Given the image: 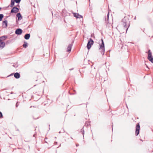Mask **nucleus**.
Instances as JSON below:
<instances>
[{"label":"nucleus","instance_id":"obj_1","mask_svg":"<svg viewBox=\"0 0 153 153\" xmlns=\"http://www.w3.org/2000/svg\"><path fill=\"white\" fill-rule=\"evenodd\" d=\"M122 23L123 25L125 28L127 27V25L128 27L126 28V31L128 30V27H129V21L128 19L125 17L122 20Z\"/></svg>","mask_w":153,"mask_h":153},{"label":"nucleus","instance_id":"obj_2","mask_svg":"<svg viewBox=\"0 0 153 153\" xmlns=\"http://www.w3.org/2000/svg\"><path fill=\"white\" fill-rule=\"evenodd\" d=\"M101 40L102 43L101 45H100V47L99 49L100 50H101V53L102 55H103L104 54L105 51L104 44L103 39H102Z\"/></svg>","mask_w":153,"mask_h":153},{"label":"nucleus","instance_id":"obj_3","mask_svg":"<svg viewBox=\"0 0 153 153\" xmlns=\"http://www.w3.org/2000/svg\"><path fill=\"white\" fill-rule=\"evenodd\" d=\"M94 43V41L91 38H90L88 41L87 45V47L88 50L91 48V46L93 45Z\"/></svg>","mask_w":153,"mask_h":153},{"label":"nucleus","instance_id":"obj_4","mask_svg":"<svg viewBox=\"0 0 153 153\" xmlns=\"http://www.w3.org/2000/svg\"><path fill=\"white\" fill-rule=\"evenodd\" d=\"M148 59L151 62L153 63V58L152 55L151 51L150 50H149L148 51Z\"/></svg>","mask_w":153,"mask_h":153},{"label":"nucleus","instance_id":"obj_5","mask_svg":"<svg viewBox=\"0 0 153 153\" xmlns=\"http://www.w3.org/2000/svg\"><path fill=\"white\" fill-rule=\"evenodd\" d=\"M19 11V9L16 6L13 7L11 10L10 13H16Z\"/></svg>","mask_w":153,"mask_h":153},{"label":"nucleus","instance_id":"obj_6","mask_svg":"<svg viewBox=\"0 0 153 153\" xmlns=\"http://www.w3.org/2000/svg\"><path fill=\"white\" fill-rule=\"evenodd\" d=\"M140 129V126L139 123L137 124L136 126V131L135 134L136 136H137L139 133V130Z\"/></svg>","mask_w":153,"mask_h":153},{"label":"nucleus","instance_id":"obj_7","mask_svg":"<svg viewBox=\"0 0 153 153\" xmlns=\"http://www.w3.org/2000/svg\"><path fill=\"white\" fill-rule=\"evenodd\" d=\"M22 32V30L20 28L17 29L15 31V34L18 35H21Z\"/></svg>","mask_w":153,"mask_h":153},{"label":"nucleus","instance_id":"obj_8","mask_svg":"<svg viewBox=\"0 0 153 153\" xmlns=\"http://www.w3.org/2000/svg\"><path fill=\"white\" fill-rule=\"evenodd\" d=\"M2 27L3 28H5L7 27V20H5L3 21L2 22Z\"/></svg>","mask_w":153,"mask_h":153},{"label":"nucleus","instance_id":"obj_9","mask_svg":"<svg viewBox=\"0 0 153 153\" xmlns=\"http://www.w3.org/2000/svg\"><path fill=\"white\" fill-rule=\"evenodd\" d=\"M7 38V37L6 35H4L2 36H1L0 37V42H4L3 41H4L5 40V39Z\"/></svg>","mask_w":153,"mask_h":153},{"label":"nucleus","instance_id":"obj_10","mask_svg":"<svg viewBox=\"0 0 153 153\" xmlns=\"http://www.w3.org/2000/svg\"><path fill=\"white\" fill-rule=\"evenodd\" d=\"M16 16L18 18V19H17V20L18 21L21 20L22 18V16L21 15L20 13H17V14L16 15Z\"/></svg>","mask_w":153,"mask_h":153},{"label":"nucleus","instance_id":"obj_11","mask_svg":"<svg viewBox=\"0 0 153 153\" xmlns=\"http://www.w3.org/2000/svg\"><path fill=\"white\" fill-rule=\"evenodd\" d=\"M5 43L4 42H0V49H3L5 46Z\"/></svg>","mask_w":153,"mask_h":153},{"label":"nucleus","instance_id":"obj_12","mask_svg":"<svg viewBox=\"0 0 153 153\" xmlns=\"http://www.w3.org/2000/svg\"><path fill=\"white\" fill-rule=\"evenodd\" d=\"M73 45L72 43L69 44L67 47V51L68 52H70L71 51V48Z\"/></svg>","mask_w":153,"mask_h":153},{"label":"nucleus","instance_id":"obj_13","mask_svg":"<svg viewBox=\"0 0 153 153\" xmlns=\"http://www.w3.org/2000/svg\"><path fill=\"white\" fill-rule=\"evenodd\" d=\"M20 74L18 73H16L14 74V77L16 79H19L20 78Z\"/></svg>","mask_w":153,"mask_h":153},{"label":"nucleus","instance_id":"obj_14","mask_svg":"<svg viewBox=\"0 0 153 153\" xmlns=\"http://www.w3.org/2000/svg\"><path fill=\"white\" fill-rule=\"evenodd\" d=\"M30 37V35L29 33H27L24 36V38L26 40L28 39Z\"/></svg>","mask_w":153,"mask_h":153},{"label":"nucleus","instance_id":"obj_15","mask_svg":"<svg viewBox=\"0 0 153 153\" xmlns=\"http://www.w3.org/2000/svg\"><path fill=\"white\" fill-rule=\"evenodd\" d=\"M109 13L108 12V13L107 14V18H105V19L106 22L107 23H108L109 22L108 21V19H109Z\"/></svg>","mask_w":153,"mask_h":153},{"label":"nucleus","instance_id":"obj_16","mask_svg":"<svg viewBox=\"0 0 153 153\" xmlns=\"http://www.w3.org/2000/svg\"><path fill=\"white\" fill-rule=\"evenodd\" d=\"M15 1V0H11V4L10 6L11 7H13L14 5Z\"/></svg>","mask_w":153,"mask_h":153},{"label":"nucleus","instance_id":"obj_17","mask_svg":"<svg viewBox=\"0 0 153 153\" xmlns=\"http://www.w3.org/2000/svg\"><path fill=\"white\" fill-rule=\"evenodd\" d=\"M79 14L78 13H74V17H76L77 19L79 18Z\"/></svg>","mask_w":153,"mask_h":153},{"label":"nucleus","instance_id":"obj_18","mask_svg":"<svg viewBox=\"0 0 153 153\" xmlns=\"http://www.w3.org/2000/svg\"><path fill=\"white\" fill-rule=\"evenodd\" d=\"M23 46L24 48H26L27 47V43L26 42H24Z\"/></svg>","mask_w":153,"mask_h":153},{"label":"nucleus","instance_id":"obj_19","mask_svg":"<svg viewBox=\"0 0 153 153\" xmlns=\"http://www.w3.org/2000/svg\"><path fill=\"white\" fill-rule=\"evenodd\" d=\"M3 17L4 15L3 14H0V21H1L2 20Z\"/></svg>","mask_w":153,"mask_h":153},{"label":"nucleus","instance_id":"obj_20","mask_svg":"<svg viewBox=\"0 0 153 153\" xmlns=\"http://www.w3.org/2000/svg\"><path fill=\"white\" fill-rule=\"evenodd\" d=\"M81 132L82 133V134L83 135V137H84V131L83 129V128L81 129Z\"/></svg>","mask_w":153,"mask_h":153},{"label":"nucleus","instance_id":"obj_21","mask_svg":"<svg viewBox=\"0 0 153 153\" xmlns=\"http://www.w3.org/2000/svg\"><path fill=\"white\" fill-rule=\"evenodd\" d=\"M16 3L19 4L21 1V0H15Z\"/></svg>","mask_w":153,"mask_h":153},{"label":"nucleus","instance_id":"obj_22","mask_svg":"<svg viewBox=\"0 0 153 153\" xmlns=\"http://www.w3.org/2000/svg\"><path fill=\"white\" fill-rule=\"evenodd\" d=\"M18 65L17 64H14L13 65V66L15 68H17L18 67Z\"/></svg>","mask_w":153,"mask_h":153},{"label":"nucleus","instance_id":"obj_23","mask_svg":"<svg viewBox=\"0 0 153 153\" xmlns=\"http://www.w3.org/2000/svg\"><path fill=\"white\" fill-rule=\"evenodd\" d=\"M3 117V114L0 111V118H1Z\"/></svg>","mask_w":153,"mask_h":153},{"label":"nucleus","instance_id":"obj_24","mask_svg":"<svg viewBox=\"0 0 153 153\" xmlns=\"http://www.w3.org/2000/svg\"><path fill=\"white\" fill-rule=\"evenodd\" d=\"M71 14V13H67L65 15V16H70Z\"/></svg>","mask_w":153,"mask_h":153},{"label":"nucleus","instance_id":"obj_25","mask_svg":"<svg viewBox=\"0 0 153 153\" xmlns=\"http://www.w3.org/2000/svg\"><path fill=\"white\" fill-rule=\"evenodd\" d=\"M79 18H78L80 19L81 18H82V16L81 15H79Z\"/></svg>","mask_w":153,"mask_h":153},{"label":"nucleus","instance_id":"obj_26","mask_svg":"<svg viewBox=\"0 0 153 153\" xmlns=\"http://www.w3.org/2000/svg\"><path fill=\"white\" fill-rule=\"evenodd\" d=\"M19 106V104H18V102H17L16 104V107H17Z\"/></svg>","mask_w":153,"mask_h":153},{"label":"nucleus","instance_id":"obj_27","mask_svg":"<svg viewBox=\"0 0 153 153\" xmlns=\"http://www.w3.org/2000/svg\"><path fill=\"white\" fill-rule=\"evenodd\" d=\"M57 144V142H55L54 143V145H56Z\"/></svg>","mask_w":153,"mask_h":153},{"label":"nucleus","instance_id":"obj_28","mask_svg":"<svg viewBox=\"0 0 153 153\" xmlns=\"http://www.w3.org/2000/svg\"><path fill=\"white\" fill-rule=\"evenodd\" d=\"M33 118L34 119L36 120V119H38V118H39V117H37V118H35L34 117H33Z\"/></svg>","mask_w":153,"mask_h":153},{"label":"nucleus","instance_id":"obj_29","mask_svg":"<svg viewBox=\"0 0 153 153\" xmlns=\"http://www.w3.org/2000/svg\"><path fill=\"white\" fill-rule=\"evenodd\" d=\"M76 146H79V144H76Z\"/></svg>","mask_w":153,"mask_h":153},{"label":"nucleus","instance_id":"obj_30","mask_svg":"<svg viewBox=\"0 0 153 153\" xmlns=\"http://www.w3.org/2000/svg\"><path fill=\"white\" fill-rule=\"evenodd\" d=\"M10 42V41H7V42Z\"/></svg>","mask_w":153,"mask_h":153},{"label":"nucleus","instance_id":"obj_31","mask_svg":"<svg viewBox=\"0 0 153 153\" xmlns=\"http://www.w3.org/2000/svg\"><path fill=\"white\" fill-rule=\"evenodd\" d=\"M33 136L34 137H35V134H34L33 135Z\"/></svg>","mask_w":153,"mask_h":153},{"label":"nucleus","instance_id":"obj_32","mask_svg":"<svg viewBox=\"0 0 153 153\" xmlns=\"http://www.w3.org/2000/svg\"><path fill=\"white\" fill-rule=\"evenodd\" d=\"M136 16H135V18H134V19L135 20V19H136Z\"/></svg>","mask_w":153,"mask_h":153},{"label":"nucleus","instance_id":"obj_33","mask_svg":"<svg viewBox=\"0 0 153 153\" xmlns=\"http://www.w3.org/2000/svg\"><path fill=\"white\" fill-rule=\"evenodd\" d=\"M71 138L72 139H73L72 137H71Z\"/></svg>","mask_w":153,"mask_h":153},{"label":"nucleus","instance_id":"obj_34","mask_svg":"<svg viewBox=\"0 0 153 153\" xmlns=\"http://www.w3.org/2000/svg\"><path fill=\"white\" fill-rule=\"evenodd\" d=\"M72 69H70V70H72Z\"/></svg>","mask_w":153,"mask_h":153},{"label":"nucleus","instance_id":"obj_35","mask_svg":"<svg viewBox=\"0 0 153 153\" xmlns=\"http://www.w3.org/2000/svg\"><path fill=\"white\" fill-rule=\"evenodd\" d=\"M1 7H0V10H1Z\"/></svg>","mask_w":153,"mask_h":153},{"label":"nucleus","instance_id":"obj_36","mask_svg":"<svg viewBox=\"0 0 153 153\" xmlns=\"http://www.w3.org/2000/svg\"><path fill=\"white\" fill-rule=\"evenodd\" d=\"M59 133H61V132L59 131Z\"/></svg>","mask_w":153,"mask_h":153},{"label":"nucleus","instance_id":"obj_37","mask_svg":"<svg viewBox=\"0 0 153 153\" xmlns=\"http://www.w3.org/2000/svg\"><path fill=\"white\" fill-rule=\"evenodd\" d=\"M47 139V138H45V139Z\"/></svg>","mask_w":153,"mask_h":153},{"label":"nucleus","instance_id":"obj_38","mask_svg":"<svg viewBox=\"0 0 153 153\" xmlns=\"http://www.w3.org/2000/svg\"><path fill=\"white\" fill-rule=\"evenodd\" d=\"M18 6L19 7V5H18Z\"/></svg>","mask_w":153,"mask_h":153}]
</instances>
